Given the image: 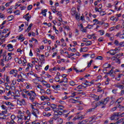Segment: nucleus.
<instances>
[{"label":"nucleus","mask_w":124,"mask_h":124,"mask_svg":"<svg viewBox=\"0 0 124 124\" xmlns=\"http://www.w3.org/2000/svg\"><path fill=\"white\" fill-rule=\"evenodd\" d=\"M109 97H107L105 98L104 100L102 101H100L97 103H94V102H93L92 104V106L93 108H92L89 109L88 110V111L93 112L95 108H96L97 106H101V108H105L106 105L107 104V103H108V102L109 101Z\"/></svg>","instance_id":"obj_1"},{"label":"nucleus","mask_w":124,"mask_h":124,"mask_svg":"<svg viewBox=\"0 0 124 124\" xmlns=\"http://www.w3.org/2000/svg\"><path fill=\"white\" fill-rule=\"evenodd\" d=\"M31 108H32V114L33 116H35L36 118H38L37 114H39V111H38V109L36 108H34L33 105H31Z\"/></svg>","instance_id":"obj_2"},{"label":"nucleus","mask_w":124,"mask_h":124,"mask_svg":"<svg viewBox=\"0 0 124 124\" xmlns=\"http://www.w3.org/2000/svg\"><path fill=\"white\" fill-rule=\"evenodd\" d=\"M19 64H22L23 66L27 65V60L24 57H21L18 61Z\"/></svg>","instance_id":"obj_3"},{"label":"nucleus","mask_w":124,"mask_h":124,"mask_svg":"<svg viewBox=\"0 0 124 124\" xmlns=\"http://www.w3.org/2000/svg\"><path fill=\"white\" fill-rule=\"evenodd\" d=\"M28 95L30 96L29 97L30 100L33 102V101H34V99H35V96H36V93H28Z\"/></svg>","instance_id":"obj_4"},{"label":"nucleus","mask_w":124,"mask_h":124,"mask_svg":"<svg viewBox=\"0 0 124 124\" xmlns=\"http://www.w3.org/2000/svg\"><path fill=\"white\" fill-rule=\"evenodd\" d=\"M17 104H19L20 106L27 105V104H26V101H25V99H22L20 100H17Z\"/></svg>","instance_id":"obj_5"},{"label":"nucleus","mask_w":124,"mask_h":124,"mask_svg":"<svg viewBox=\"0 0 124 124\" xmlns=\"http://www.w3.org/2000/svg\"><path fill=\"white\" fill-rule=\"evenodd\" d=\"M23 18L25 19L26 21L29 22L30 21V19L31 18V16L29 13H27L26 15L23 16Z\"/></svg>","instance_id":"obj_6"},{"label":"nucleus","mask_w":124,"mask_h":124,"mask_svg":"<svg viewBox=\"0 0 124 124\" xmlns=\"http://www.w3.org/2000/svg\"><path fill=\"white\" fill-rule=\"evenodd\" d=\"M91 97H93V98H94V100H96V101H98L99 99H100V98L99 96H97L94 94H92L90 96Z\"/></svg>","instance_id":"obj_7"},{"label":"nucleus","mask_w":124,"mask_h":124,"mask_svg":"<svg viewBox=\"0 0 124 124\" xmlns=\"http://www.w3.org/2000/svg\"><path fill=\"white\" fill-rule=\"evenodd\" d=\"M3 59H5V62H7L8 61H10L11 59H12V56H9V55L6 56L4 54L2 55Z\"/></svg>","instance_id":"obj_8"},{"label":"nucleus","mask_w":124,"mask_h":124,"mask_svg":"<svg viewBox=\"0 0 124 124\" xmlns=\"http://www.w3.org/2000/svg\"><path fill=\"white\" fill-rule=\"evenodd\" d=\"M10 74H12L15 77H16L18 74V71L16 70L13 69L10 71Z\"/></svg>","instance_id":"obj_9"},{"label":"nucleus","mask_w":124,"mask_h":124,"mask_svg":"<svg viewBox=\"0 0 124 124\" xmlns=\"http://www.w3.org/2000/svg\"><path fill=\"white\" fill-rule=\"evenodd\" d=\"M7 49L8 51H10V52H11L12 51H13L14 50V48L13 47V46L12 44H8L7 46Z\"/></svg>","instance_id":"obj_10"},{"label":"nucleus","mask_w":124,"mask_h":124,"mask_svg":"<svg viewBox=\"0 0 124 124\" xmlns=\"http://www.w3.org/2000/svg\"><path fill=\"white\" fill-rule=\"evenodd\" d=\"M71 13L72 16H75L77 14V12L76 11V9H75V8H73L71 9Z\"/></svg>","instance_id":"obj_11"},{"label":"nucleus","mask_w":124,"mask_h":124,"mask_svg":"<svg viewBox=\"0 0 124 124\" xmlns=\"http://www.w3.org/2000/svg\"><path fill=\"white\" fill-rule=\"evenodd\" d=\"M114 86L119 89H123V88H124V86L123 85H121L120 83L115 84Z\"/></svg>","instance_id":"obj_12"},{"label":"nucleus","mask_w":124,"mask_h":124,"mask_svg":"<svg viewBox=\"0 0 124 124\" xmlns=\"http://www.w3.org/2000/svg\"><path fill=\"white\" fill-rule=\"evenodd\" d=\"M116 36L119 37L120 38L124 39V32L123 33H121V32L118 33Z\"/></svg>","instance_id":"obj_13"},{"label":"nucleus","mask_w":124,"mask_h":124,"mask_svg":"<svg viewBox=\"0 0 124 124\" xmlns=\"http://www.w3.org/2000/svg\"><path fill=\"white\" fill-rule=\"evenodd\" d=\"M90 121L87 124H93V123L95 122V119L93 117H91L90 118Z\"/></svg>","instance_id":"obj_14"},{"label":"nucleus","mask_w":124,"mask_h":124,"mask_svg":"<svg viewBox=\"0 0 124 124\" xmlns=\"http://www.w3.org/2000/svg\"><path fill=\"white\" fill-rule=\"evenodd\" d=\"M111 101L109 103V106H111V105H113V104H114V103H115V101H116V99L114 97H113V96H111L110 97Z\"/></svg>","instance_id":"obj_15"},{"label":"nucleus","mask_w":124,"mask_h":124,"mask_svg":"<svg viewBox=\"0 0 124 124\" xmlns=\"http://www.w3.org/2000/svg\"><path fill=\"white\" fill-rule=\"evenodd\" d=\"M89 50V48L87 47H84L83 48H81L79 50L80 52H87Z\"/></svg>","instance_id":"obj_16"},{"label":"nucleus","mask_w":124,"mask_h":124,"mask_svg":"<svg viewBox=\"0 0 124 124\" xmlns=\"http://www.w3.org/2000/svg\"><path fill=\"white\" fill-rule=\"evenodd\" d=\"M41 100H45V99L46 100H47V101H49V100H50V99L49 98V97H47V96H41Z\"/></svg>","instance_id":"obj_17"},{"label":"nucleus","mask_w":124,"mask_h":124,"mask_svg":"<svg viewBox=\"0 0 124 124\" xmlns=\"http://www.w3.org/2000/svg\"><path fill=\"white\" fill-rule=\"evenodd\" d=\"M104 68H109V67H111V65L109 63H106L103 65Z\"/></svg>","instance_id":"obj_18"},{"label":"nucleus","mask_w":124,"mask_h":124,"mask_svg":"<svg viewBox=\"0 0 124 124\" xmlns=\"http://www.w3.org/2000/svg\"><path fill=\"white\" fill-rule=\"evenodd\" d=\"M67 81H68L67 78H64L60 82V84H62V83H67Z\"/></svg>","instance_id":"obj_19"},{"label":"nucleus","mask_w":124,"mask_h":124,"mask_svg":"<svg viewBox=\"0 0 124 124\" xmlns=\"http://www.w3.org/2000/svg\"><path fill=\"white\" fill-rule=\"evenodd\" d=\"M82 119H84V116L83 115H81L80 116H76L74 119L73 120H82Z\"/></svg>","instance_id":"obj_20"},{"label":"nucleus","mask_w":124,"mask_h":124,"mask_svg":"<svg viewBox=\"0 0 124 124\" xmlns=\"http://www.w3.org/2000/svg\"><path fill=\"white\" fill-rule=\"evenodd\" d=\"M123 76V74H119L117 75V77L115 78V80H117V81H120L121 80V78Z\"/></svg>","instance_id":"obj_21"},{"label":"nucleus","mask_w":124,"mask_h":124,"mask_svg":"<svg viewBox=\"0 0 124 124\" xmlns=\"http://www.w3.org/2000/svg\"><path fill=\"white\" fill-rule=\"evenodd\" d=\"M18 40H21V41H24V40H25V37H24V35H23V34H21L18 38Z\"/></svg>","instance_id":"obj_22"},{"label":"nucleus","mask_w":124,"mask_h":124,"mask_svg":"<svg viewBox=\"0 0 124 124\" xmlns=\"http://www.w3.org/2000/svg\"><path fill=\"white\" fill-rule=\"evenodd\" d=\"M31 27H32V23H31L29 25V26L28 27L27 29L25 30V31L29 32L30 31H31Z\"/></svg>","instance_id":"obj_23"},{"label":"nucleus","mask_w":124,"mask_h":124,"mask_svg":"<svg viewBox=\"0 0 124 124\" xmlns=\"http://www.w3.org/2000/svg\"><path fill=\"white\" fill-rule=\"evenodd\" d=\"M39 81L42 83L44 86H46L47 83V81H45V80L43 79V78L39 80Z\"/></svg>","instance_id":"obj_24"},{"label":"nucleus","mask_w":124,"mask_h":124,"mask_svg":"<svg viewBox=\"0 0 124 124\" xmlns=\"http://www.w3.org/2000/svg\"><path fill=\"white\" fill-rule=\"evenodd\" d=\"M123 100H124V98L120 97L116 100V103L118 102V104H120V103H122V101H123Z\"/></svg>","instance_id":"obj_25"},{"label":"nucleus","mask_w":124,"mask_h":124,"mask_svg":"<svg viewBox=\"0 0 124 124\" xmlns=\"http://www.w3.org/2000/svg\"><path fill=\"white\" fill-rule=\"evenodd\" d=\"M88 123V120H82V121H79L78 124H85Z\"/></svg>","instance_id":"obj_26"},{"label":"nucleus","mask_w":124,"mask_h":124,"mask_svg":"<svg viewBox=\"0 0 124 124\" xmlns=\"http://www.w3.org/2000/svg\"><path fill=\"white\" fill-rule=\"evenodd\" d=\"M75 16L76 20H77L78 21H80V14L77 13Z\"/></svg>","instance_id":"obj_27"},{"label":"nucleus","mask_w":124,"mask_h":124,"mask_svg":"<svg viewBox=\"0 0 124 124\" xmlns=\"http://www.w3.org/2000/svg\"><path fill=\"white\" fill-rule=\"evenodd\" d=\"M4 60L5 59L3 58V59H1L0 60V65L1 66H4Z\"/></svg>","instance_id":"obj_28"},{"label":"nucleus","mask_w":124,"mask_h":124,"mask_svg":"<svg viewBox=\"0 0 124 124\" xmlns=\"http://www.w3.org/2000/svg\"><path fill=\"white\" fill-rule=\"evenodd\" d=\"M17 118L18 119V120H17V122H18V124L21 123V122H22V121L23 120L22 117H21V115L17 116Z\"/></svg>","instance_id":"obj_29"},{"label":"nucleus","mask_w":124,"mask_h":124,"mask_svg":"<svg viewBox=\"0 0 124 124\" xmlns=\"http://www.w3.org/2000/svg\"><path fill=\"white\" fill-rule=\"evenodd\" d=\"M117 52H115L114 50H111L109 52L110 55H111L112 56H114V55H116Z\"/></svg>","instance_id":"obj_30"},{"label":"nucleus","mask_w":124,"mask_h":124,"mask_svg":"<svg viewBox=\"0 0 124 124\" xmlns=\"http://www.w3.org/2000/svg\"><path fill=\"white\" fill-rule=\"evenodd\" d=\"M59 117H60L58 114H57V113L54 114L53 117L52 118V119H53L54 120H58L59 119Z\"/></svg>","instance_id":"obj_31"},{"label":"nucleus","mask_w":124,"mask_h":124,"mask_svg":"<svg viewBox=\"0 0 124 124\" xmlns=\"http://www.w3.org/2000/svg\"><path fill=\"white\" fill-rule=\"evenodd\" d=\"M26 113L28 115V118H29V119H31V113L30 112V111L29 110H27L26 111Z\"/></svg>","instance_id":"obj_32"},{"label":"nucleus","mask_w":124,"mask_h":124,"mask_svg":"<svg viewBox=\"0 0 124 124\" xmlns=\"http://www.w3.org/2000/svg\"><path fill=\"white\" fill-rule=\"evenodd\" d=\"M20 97V94L19 95L16 94H14V99H18Z\"/></svg>","instance_id":"obj_33"},{"label":"nucleus","mask_w":124,"mask_h":124,"mask_svg":"<svg viewBox=\"0 0 124 124\" xmlns=\"http://www.w3.org/2000/svg\"><path fill=\"white\" fill-rule=\"evenodd\" d=\"M63 120L62 118H58L57 119V123L59 124H62Z\"/></svg>","instance_id":"obj_34"},{"label":"nucleus","mask_w":124,"mask_h":124,"mask_svg":"<svg viewBox=\"0 0 124 124\" xmlns=\"http://www.w3.org/2000/svg\"><path fill=\"white\" fill-rule=\"evenodd\" d=\"M86 46H90V45H92V41H87L86 43H85Z\"/></svg>","instance_id":"obj_35"},{"label":"nucleus","mask_w":124,"mask_h":124,"mask_svg":"<svg viewBox=\"0 0 124 124\" xmlns=\"http://www.w3.org/2000/svg\"><path fill=\"white\" fill-rule=\"evenodd\" d=\"M46 12H47V9L44 10L42 11L41 14H43L45 17L46 16Z\"/></svg>","instance_id":"obj_36"},{"label":"nucleus","mask_w":124,"mask_h":124,"mask_svg":"<svg viewBox=\"0 0 124 124\" xmlns=\"http://www.w3.org/2000/svg\"><path fill=\"white\" fill-rule=\"evenodd\" d=\"M70 101L71 102H72V103H76V102H78V103H79V102L77 100H75L74 99H71Z\"/></svg>","instance_id":"obj_37"},{"label":"nucleus","mask_w":124,"mask_h":124,"mask_svg":"<svg viewBox=\"0 0 124 124\" xmlns=\"http://www.w3.org/2000/svg\"><path fill=\"white\" fill-rule=\"evenodd\" d=\"M50 107L52 108V110H54L57 107V105L55 104H51Z\"/></svg>","instance_id":"obj_38"},{"label":"nucleus","mask_w":124,"mask_h":124,"mask_svg":"<svg viewBox=\"0 0 124 124\" xmlns=\"http://www.w3.org/2000/svg\"><path fill=\"white\" fill-rule=\"evenodd\" d=\"M81 31L82 32H87V28H84V27L80 29Z\"/></svg>","instance_id":"obj_39"},{"label":"nucleus","mask_w":124,"mask_h":124,"mask_svg":"<svg viewBox=\"0 0 124 124\" xmlns=\"http://www.w3.org/2000/svg\"><path fill=\"white\" fill-rule=\"evenodd\" d=\"M5 16H4V15L0 13V19H2L3 20H4V19H5Z\"/></svg>","instance_id":"obj_40"},{"label":"nucleus","mask_w":124,"mask_h":124,"mask_svg":"<svg viewBox=\"0 0 124 124\" xmlns=\"http://www.w3.org/2000/svg\"><path fill=\"white\" fill-rule=\"evenodd\" d=\"M0 119H1V120H7L8 118H7V115H4L3 117L0 118Z\"/></svg>","instance_id":"obj_41"},{"label":"nucleus","mask_w":124,"mask_h":124,"mask_svg":"<svg viewBox=\"0 0 124 124\" xmlns=\"http://www.w3.org/2000/svg\"><path fill=\"white\" fill-rule=\"evenodd\" d=\"M0 40L3 42H4V41H5V37L3 35H2L1 37L0 38Z\"/></svg>","instance_id":"obj_42"},{"label":"nucleus","mask_w":124,"mask_h":124,"mask_svg":"<svg viewBox=\"0 0 124 124\" xmlns=\"http://www.w3.org/2000/svg\"><path fill=\"white\" fill-rule=\"evenodd\" d=\"M54 113H55V114H58V115L59 116V115H62V111H57V112H54Z\"/></svg>","instance_id":"obj_43"},{"label":"nucleus","mask_w":124,"mask_h":124,"mask_svg":"<svg viewBox=\"0 0 124 124\" xmlns=\"http://www.w3.org/2000/svg\"><path fill=\"white\" fill-rule=\"evenodd\" d=\"M7 13H9V14H11L12 13V8H10L7 10Z\"/></svg>","instance_id":"obj_44"},{"label":"nucleus","mask_w":124,"mask_h":124,"mask_svg":"<svg viewBox=\"0 0 124 124\" xmlns=\"http://www.w3.org/2000/svg\"><path fill=\"white\" fill-rule=\"evenodd\" d=\"M102 78V77L101 76V75H99L97 77V80H95V82H97V81H98V80H101Z\"/></svg>","instance_id":"obj_45"},{"label":"nucleus","mask_w":124,"mask_h":124,"mask_svg":"<svg viewBox=\"0 0 124 124\" xmlns=\"http://www.w3.org/2000/svg\"><path fill=\"white\" fill-rule=\"evenodd\" d=\"M1 107L2 109H3V110H5V111H7V108L5 106L2 105L1 106Z\"/></svg>","instance_id":"obj_46"},{"label":"nucleus","mask_w":124,"mask_h":124,"mask_svg":"<svg viewBox=\"0 0 124 124\" xmlns=\"http://www.w3.org/2000/svg\"><path fill=\"white\" fill-rule=\"evenodd\" d=\"M94 35V34L93 33L91 35H88L87 36V37H88V38H89V39H92V38H93V36Z\"/></svg>","instance_id":"obj_47"},{"label":"nucleus","mask_w":124,"mask_h":124,"mask_svg":"<svg viewBox=\"0 0 124 124\" xmlns=\"http://www.w3.org/2000/svg\"><path fill=\"white\" fill-rule=\"evenodd\" d=\"M69 83L70 86H75V85H76L75 82H74V81H71Z\"/></svg>","instance_id":"obj_48"},{"label":"nucleus","mask_w":124,"mask_h":124,"mask_svg":"<svg viewBox=\"0 0 124 124\" xmlns=\"http://www.w3.org/2000/svg\"><path fill=\"white\" fill-rule=\"evenodd\" d=\"M95 60H100L101 61V60H103V57H102V56H99L95 58Z\"/></svg>","instance_id":"obj_49"},{"label":"nucleus","mask_w":124,"mask_h":124,"mask_svg":"<svg viewBox=\"0 0 124 124\" xmlns=\"http://www.w3.org/2000/svg\"><path fill=\"white\" fill-rule=\"evenodd\" d=\"M93 22H95V23L93 24V26L95 25H97V23L98 22V20H97V19H94L93 20Z\"/></svg>","instance_id":"obj_50"},{"label":"nucleus","mask_w":124,"mask_h":124,"mask_svg":"<svg viewBox=\"0 0 124 124\" xmlns=\"http://www.w3.org/2000/svg\"><path fill=\"white\" fill-rule=\"evenodd\" d=\"M57 9V8L55 7H53L52 8V10H53V13H56L57 12H58V11H56Z\"/></svg>","instance_id":"obj_51"},{"label":"nucleus","mask_w":124,"mask_h":124,"mask_svg":"<svg viewBox=\"0 0 124 124\" xmlns=\"http://www.w3.org/2000/svg\"><path fill=\"white\" fill-rule=\"evenodd\" d=\"M40 66H41V65H36L35 69L37 70V71L40 70Z\"/></svg>","instance_id":"obj_52"},{"label":"nucleus","mask_w":124,"mask_h":124,"mask_svg":"<svg viewBox=\"0 0 124 124\" xmlns=\"http://www.w3.org/2000/svg\"><path fill=\"white\" fill-rule=\"evenodd\" d=\"M53 111H54V112H58V111H60L59 106H57L55 108V109H54Z\"/></svg>","instance_id":"obj_53"},{"label":"nucleus","mask_w":124,"mask_h":124,"mask_svg":"<svg viewBox=\"0 0 124 124\" xmlns=\"http://www.w3.org/2000/svg\"><path fill=\"white\" fill-rule=\"evenodd\" d=\"M115 115H117L118 117H124V116H122L121 112H115Z\"/></svg>","instance_id":"obj_54"},{"label":"nucleus","mask_w":124,"mask_h":124,"mask_svg":"<svg viewBox=\"0 0 124 124\" xmlns=\"http://www.w3.org/2000/svg\"><path fill=\"white\" fill-rule=\"evenodd\" d=\"M82 87V88H87V87H88V86L85 83H82L81 84Z\"/></svg>","instance_id":"obj_55"},{"label":"nucleus","mask_w":124,"mask_h":124,"mask_svg":"<svg viewBox=\"0 0 124 124\" xmlns=\"http://www.w3.org/2000/svg\"><path fill=\"white\" fill-rule=\"evenodd\" d=\"M32 5H29L27 7V10H31Z\"/></svg>","instance_id":"obj_56"},{"label":"nucleus","mask_w":124,"mask_h":124,"mask_svg":"<svg viewBox=\"0 0 124 124\" xmlns=\"http://www.w3.org/2000/svg\"><path fill=\"white\" fill-rule=\"evenodd\" d=\"M59 111H62L63 109V106L62 105H59Z\"/></svg>","instance_id":"obj_57"},{"label":"nucleus","mask_w":124,"mask_h":124,"mask_svg":"<svg viewBox=\"0 0 124 124\" xmlns=\"http://www.w3.org/2000/svg\"><path fill=\"white\" fill-rule=\"evenodd\" d=\"M9 21H12L13 19H14V16H11L8 17Z\"/></svg>","instance_id":"obj_58"},{"label":"nucleus","mask_w":124,"mask_h":124,"mask_svg":"<svg viewBox=\"0 0 124 124\" xmlns=\"http://www.w3.org/2000/svg\"><path fill=\"white\" fill-rule=\"evenodd\" d=\"M55 80L56 82H60V77L59 76L56 77Z\"/></svg>","instance_id":"obj_59"},{"label":"nucleus","mask_w":124,"mask_h":124,"mask_svg":"<svg viewBox=\"0 0 124 124\" xmlns=\"http://www.w3.org/2000/svg\"><path fill=\"white\" fill-rule=\"evenodd\" d=\"M124 121L123 119H120V120L117 121L116 123V124H121V123H123V121Z\"/></svg>","instance_id":"obj_60"},{"label":"nucleus","mask_w":124,"mask_h":124,"mask_svg":"<svg viewBox=\"0 0 124 124\" xmlns=\"http://www.w3.org/2000/svg\"><path fill=\"white\" fill-rule=\"evenodd\" d=\"M32 41H35V44H38V42L37 41V40L35 39L34 38H32Z\"/></svg>","instance_id":"obj_61"},{"label":"nucleus","mask_w":124,"mask_h":124,"mask_svg":"<svg viewBox=\"0 0 124 124\" xmlns=\"http://www.w3.org/2000/svg\"><path fill=\"white\" fill-rule=\"evenodd\" d=\"M11 120H13L14 121V120H15V119H16V116L14 115H12L11 116Z\"/></svg>","instance_id":"obj_62"},{"label":"nucleus","mask_w":124,"mask_h":124,"mask_svg":"<svg viewBox=\"0 0 124 124\" xmlns=\"http://www.w3.org/2000/svg\"><path fill=\"white\" fill-rule=\"evenodd\" d=\"M6 81L7 83H10V80H9V77L7 76L6 78Z\"/></svg>","instance_id":"obj_63"},{"label":"nucleus","mask_w":124,"mask_h":124,"mask_svg":"<svg viewBox=\"0 0 124 124\" xmlns=\"http://www.w3.org/2000/svg\"><path fill=\"white\" fill-rule=\"evenodd\" d=\"M119 46H121L122 47L124 46V42H122L119 43Z\"/></svg>","instance_id":"obj_64"}]
</instances>
